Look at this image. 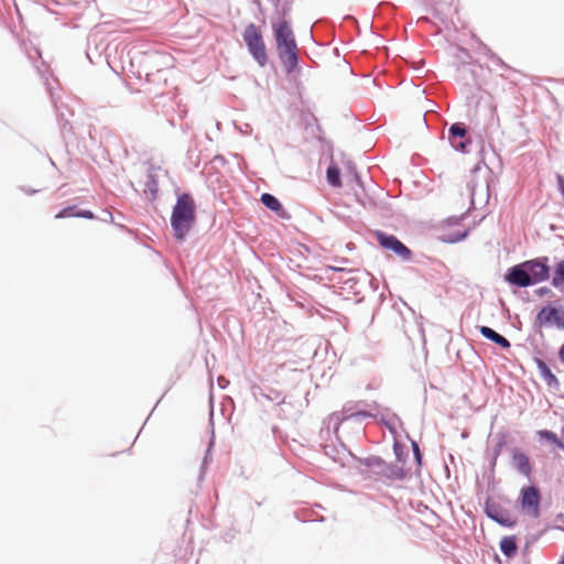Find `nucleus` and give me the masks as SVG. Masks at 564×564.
<instances>
[{
  "mask_svg": "<svg viewBox=\"0 0 564 564\" xmlns=\"http://www.w3.org/2000/svg\"><path fill=\"white\" fill-rule=\"evenodd\" d=\"M550 276V259L542 256L510 267L505 274V281L510 285L528 288L547 281Z\"/></svg>",
  "mask_w": 564,
  "mask_h": 564,
  "instance_id": "nucleus-1",
  "label": "nucleus"
},
{
  "mask_svg": "<svg viewBox=\"0 0 564 564\" xmlns=\"http://www.w3.org/2000/svg\"><path fill=\"white\" fill-rule=\"evenodd\" d=\"M170 221L174 238L180 242L185 241L196 221V204L189 193L177 196Z\"/></svg>",
  "mask_w": 564,
  "mask_h": 564,
  "instance_id": "nucleus-2",
  "label": "nucleus"
},
{
  "mask_svg": "<svg viewBox=\"0 0 564 564\" xmlns=\"http://www.w3.org/2000/svg\"><path fill=\"white\" fill-rule=\"evenodd\" d=\"M273 30L279 58L286 74H292L299 67L297 45L294 33L286 20L280 21L273 26Z\"/></svg>",
  "mask_w": 564,
  "mask_h": 564,
  "instance_id": "nucleus-3",
  "label": "nucleus"
},
{
  "mask_svg": "<svg viewBox=\"0 0 564 564\" xmlns=\"http://www.w3.org/2000/svg\"><path fill=\"white\" fill-rule=\"evenodd\" d=\"M138 61L143 67L145 79L148 83H158L163 80L166 83L169 73L170 56L156 51L153 52H137L130 57L131 64Z\"/></svg>",
  "mask_w": 564,
  "mask_h": 564,
  "instance_id": "nucleus-4",
  "label": "nucleus"
},
{
  "mask_svg": "<svg viewBox=\"0 0 564 564\" xmlns=\"http://www.w3.org/2000/svg\"><path fill=\"white\" fill-rule=\"evenodd\" d=\"M471 134L477 138L479 152H484L485 150V143L487 139V132L485 129L482 130H474L471 133L468 132V129L465 123L463 122H454L448 128V142L451 147L460 153H468L469 148L473 143V137Z\"/></svg>",
  "mask_w": 564,
  "mask_h": 564,
  "instance_id": "nucleus-5",
  "label": "nucleus"
},
{
  "mask_svg": "<svg viewBox=\"0 0 564 564\" xmlns=\"http://www.w3.org/2000/svg\"><path fill=\"white\" fill-rule=\"evenodd\" d=\"M242 39L252 58L260 67H264L268 63L267 47L262 34L254 23L246 26Z\"/></svg>",
  "mask_w": 564,
  "mask_h": 564,
  "instance_id": "nucleus-6",
  "label": "nucleus"
},
{
  "mask_svg": "<svg viewBox=\"0 0 564 564\" xmlns=\"http://www.w3.org/2000/svg\"><path fill=\"white\" fill-rule=\"evenodd\" d=\"M533 327L535 333L543 338L542 327H555L560 330L564 329V308L556 307L552 304L544 305L536 313Z\"/></svg>",
  "mask_w": 564,
  "mask_h": 564,
  "instance_id": "nucleus-7",
  "label": "nucleus"
},
{
  "mask_svg": "<svg viewBox=\"0 0 564 564\" xmlns=\"http://www.w3.org/2000/svg\"><path fill=\"white\" fill-rule=\"evenodd\" d=\"M359 463L381 477L390 480H403L406 477V471L402 466L397 464H389L379 456H368L360 458Z\"/></svg>",
  "mask_w": 564,
  "mask_h": 564,
  "instance_id": "nucleus-8",
  "label": "nucleus"
},
{
  "mask_svg": "<svg viewBox=\"0 0 564 564\" xmlns=\"http://www.w3.org/2000/svg\"><path fill=\"white\" fill-rule=\"evenodd\" d=\"M519 502L524 513L532 518L540 517L541 492L536 486L531 485L522 487L520 490Z\"/></svg>",
  "mask_w": 564,
  "mask_h": 564,
  "instance_id": "nucleus-9",
  "label": "nucleus"
},
{
  "mask_svg": "<svg viewBox=\"0 0 564 564\" xmlns=\"http://www.w3.org/2000/svg\"><path fill=\"white\" fill-rule=\"evenodd\" d=\"M111 50L112 43L107 42L98 33L88 36L86 56L91 63L95 62V58L104 56L107 64L111 65Z\"/></svg>",
  "mask_w": 564,
  "mask_h": 564,
  "instance_id": "nucleus-10",
  "label": "nucleus"
},
{
  "mask_svg": "<svg viewBox=\"0 0 564 564\" xmlns=\"http://www.w3.org/2000/svg\"><path fill=\"white\" fill-rule=\"evenodd\" d=\"M484 512L490 520L503 528L511 529L517 524V520L511 518L509 510L494 501L491 498L486 499Z\"/></svg>",
  "mask_w": 564,
  "mask_h": 564,
  "instance_id": "nucleus-11",
  "label": "nucleus"
},
{
  "mask_svg": "<svg viewBox=\"0 0 564 564\" xmlns=\"http://www.w3.org/2000/svg\"><path fill=\"white\" fill-rule=\"evenodd\" d=\"M377 241L383 249L391 250L403 260H410L412 251L394 235L376 231Z\"/></svg>",
  "mask_w": 564,
  "mask_h": 564,
  "instance_id": "nucleus-12",
  "label": "nucleus"
},
{
  "mask_svg": "<svg viewBox=\"0 0 564 564\" xmlns=\"http://www.w3.org/2000/svg\"><path fill=\"white\" fill-rule=\"evenodd\" d=\"M341 423H343V419H341L340 414L332 413L330 415H328L327 419H325L323 421V426L321 427V431H319V437L324 441H328V440H330L332 434H334L336 440L340 441L339 436H338V431H339ZM339 443L341 446H344V444L341 442H339Z\"/></svg>",
  "mask_w": 564,
  "mask_h": 564,
  "instance_id": "nucleus-13",
  "label": "nucleus"
},
{
  "mask_svg": "<svg viewBox=\"0 0 564 564\" xmlns=\"http://www.w3.org/2000/svg\"><path fill=\"white\" fill-rule=\"evenodd\" d=\"M511 465L522 476L530 478L532 474V465L529 456L520 448L511 449Z\"/></svg>",
  "mask_w": 564,
  "mask_h": 564,
  "instance_id": "nucleus-14",
  "label": "nucleus"
},
{
  "mask_svg": "<svg viewBox=\"0 0 564 564\" xmlns=\"http://www.w3.org/2000/svg\"><path fill=\"white\" fill-rule=\"evenodd\" d=\"M534 362L539 369L541 378L545 381L547 387L554 390H558L561 383L547 364L541 358H534Z\"/></svg>",
  "mask_w": 564,
  "mask_h": 564,
  "instance_id": "nucleus-15",
  "label": "nucleus"
},
{
  "mask_svg": "<svg viewBox=\"0 0 564 564\" xmlns=\"http://www.w3.org/2000/svg\"><path fill=\"white\" fill-rule=\"evenodd\" d=\"M478 330L482 337L495 343L499 347H501L503 349L510 348V346H511L510 341L505 336H502L501 334H499L495 329H492L491 327L478 326Z\"/></svg>",
  "mask_w": 564,
  "mask_h": 564,
  "instance_id": "nucleus-16",
  "label": "nucleus"
},
{
  "mask_svg": "<svg viewBox=\"0 0 564 564\" xmlns=\"http://www.w3.org/2000/svg\"><path fill=\"white\" fill-rule=\"evenodd\" d=\"M501 553L508 557L512 558L518 552V543L514 535L503 536L499 543Z\"/></svg>",
  "mask_w": 564,
  "mask_h": 564,
  "instance_id": "nucleus-17",
  "label": "nucleus"
},
{
  "mask_svg": "<svg viewBox=\"0 0 564 564\" xmlns=\"http://www.w3.org/2000/svg\"><path fill=\"white\" fill-rule=\"evenodd\" d=\"M551 284L553 288L564 292V259L554 264Z\"/></svg>",
  "mask_w": 564,
  "mask_h": 564,
  "instance_id": "nucleus-18",
  "label": "nucleus"
},
{
  "mask_svg": "<svg viewBox=\"0 0 564 564\" xmlns=\"http://www.w3.org/2000/svg\"><path fill=\"white\" fill-rule=\"evenodd\" d=\"M326 178H327V183L330 186L340 187L341 186L340 169L334 163L329 164L326 170Z\"/></svg>",
  "mask_w": 564,
  "mask_h": 564,
  "instance_id": "nucleus-19",
  "label": "nucleus"
},
{
  "mask_svg": "<svg viewBox=\"0 0 564 564\" xmlns=\"http://www.w3.org/2000/svg\"><path fill=\"white\" fill-rule=\"evenodd\" d=\"M260 200L264 207H267L268 209H270L272 212H275V213L283 212V206L280 203V200L274 195H272L270 193H263L261 195Z\"/></svg>",
  "mask_w": 564,
  "mask_h": 564,
  "instance_id": "nucleus-20",
  "label": "nucleus"
},
{
  "mask_svg": "<svg viewBox=\"0 0 564 564\" xmlns=\"http://www.w3.org/2000/svg\"><path fill=\"white\" fill-rule=\"evenodd\" d=\"M538 435L540 440H544L549 443H552L557 448L564 452V442L561 438H558V436L554 432L549 430H540L538 431Z\"/></svg>",
  "mask_w": 564,
  "mask_h": 564,
  "instance_id": "nucleus-21",
  "label": "nucleus"
},
{
  "mask_svg": "<svg viewBox=\"0 0 564 564\" xmlns=\"http://www.w3.org/2000/svg\"><path fill=\"white\" fill-rule=\"evenodd\" d=\"M145 191L150 193L152 199L156 198L159 192V182L156 175L151 171H149L147 174Z\"/></svg>",
  "mask_w": 564,
  "mask_h": 564,
  "instance_id": "nucleus-22",
  "label": "nucleus"
},
{
  "mask_svg": "<svg viewBox=\"0 0 564 564\" xmlns=\"http://www.w3.org/2000/svg\"><path fill=\"white\" fill-rule=\"evenodd\" d=\"M213 446H214V441L210 440L209 444H208V447L205 452V455H204V458L202 460V464H200V468H199V475H198V481H203L204 477H205V474H206V470L212 462V449H213Z\"/></svg>",
  "mask_w": 564,
  "mask_h": 564,
  "instance_id": "nucleus-23",
  "label": "nucleus"
},
{
  "mask_svg": "<svg viewBox=\"0 0 564 564\" xmlns=\"http://www.w3.org/2000/svg\"><path fill=\"white\" fill-rule=\"evenodd\" d=\"M469 235V229H466V230H463V231H454V232H451L446 236H443L442 237V241L444 242H447V243H456V242H459V241H463L464 239H466Z\"/></svg>",
  "mask_w": 564,
  "mask_h": 564,
  "instance_id": "nucleus-24",
  "label": "nucleus"
},
{
  "mask_svg": "<svg viewBox=\"0 0 564 564\" xmlns=\"http://www.w3.org/2000/svg\"><path fill=\"white\" fill-rule=\"evenodd\" d=\"M261 394L269 401L275 402L276 404L284 402V397L276 390L268 389V392L262 391Z\"/></svg>",
  "mask_w": 564,
  "mask_h": 564,
  "instance_id": "nucleus-25",
  "label": "nucleus"
},
{
  "mask_svg": "<svg viewBox=\"0 0 564 564\" xmlns=\"http://www.w3.org/2000/svg\"><path fill=\"white\" fill-rule=\"evenodd\" d=\"M393 453L395 455V458L398 462L400 463H403L404 462V458L406 456V448L403 444L399 443V442H394L393 444Z\"/></svg>",
  "mask_w": 564,
  "mask_h": 564,
  "instance_id": "nucleus-26",
  "label": "nucleus"
},
{
  "mask_svg": "<svg viewBox=\"0 0 564 564\" xmlns=\"http://www.w3.org/2000/svg\"><path fill=\"white\" fill-rule=\"evenodd\" d=\"M371 416H372V414L370 412L360 410V411H356L355 413H351V414H346L345 416H341V419H343V422L347 421V420H351V419L360 421V420H364L366 417H371Z\"/></svg>",
  "mask_w": 564,
  "mask_h": 564,
  "instance_id": "nucleus-27",
  "label": "nucleus"
},
{
  "mask_svg": "<svg viewBox=\"0 0 564 564\" xmlns=\"http://www.w3.org/2000/svg\"><path fill=\"white\" fill-rule=\"evenodd\" d=\"M75 206H67L65 208H63L62 210H59L56 215H55V218L56 219H61V218H67V217H75Z\"/></svg>",
  "mask_w": 564,
  "mask_h": 564,
  "instance_id": "nucleus-28",
  "label": "nucleus"
},
{
  "mask_svg": "<svg viewBox=\"0 0 564 564\" xmlns=\"http://www.w3.org/2000/svg\"><path fill=\"white\" fill-rule=\"evenodd\" d=\"M411 446H412L414 459H415L416 464L419 466H421L422 465L423 455L421 453L420 446H419V444L415 441H411Z\"/></svg>",
  "mask_w": 564,
  "mask_h": 564,
  "instance_id": "nucleus-29",
  "label": "nucleus"
},
{
  "mask_svg": "<svg viewBox=\"0 0 564 564\" xmlns=\"http://www.w3.org/2000/svg\"><path fill=\"white\" fill-rule=\"evenodd\" d=\"M505 444H506V442H505V438L502 437L499 440V442L492 448V463L494 464L496 463L498 456L500 455L501 449L505 446Z\"/></svg>",
  "mask_w": 564,
  "mask_h": 564,
  "instance_id": "nucleus-30",
  "label": "nucleus"
},
{
  "mask_svg": "<svg viewBox=\"0 0 564 564\" xmlns=\"http://www.w3.org/2000/svg\"><path fill=\"white\" fill-rule=\"evenodd\" d=\"M75 217H78V218H85V219H94L95 218V215L93 212L90 210H87V209H79L75 213Z\"/></svg>",
  "mask_w": 564,
  "mask_h": 564,
  "instance_id": "nucleus-31",
  "label": "nucleus"
},
{
  "mask_svg": "<svg viewBox=\"0 0 564 564\" xmlns=\"http://www.w3.org/2000/svg\"><path fill=\"white\" fill-rule=\"evenodd\" d=\"M550 293H552V291L547 286H542V288H539L538 290H535V294L539 295V296H544V295H547Z\"/></svg>",
  "mask_w": 564,
  "mask_h": 564,
  "instance_id": "nucleus-32",
  "label": "nucleus"
},
{
  "mask_svg": "<svg viewBox=\"0 0 564 564\" xmlns=\"http://www.w3.org/2000/svg\"><path fill=\"white\" fill-rule=\"evenodd\" d=\"M213 162L217 163V164H220V165H224L226 163V159H225V156L218 154V155L214 156Z\"/></svg>",
  "mask_w": 564,
  "mask_h": 564,
  "instance_id": "nucleus-33",
  "label": "nucleus"
},
{
  "mask_svg": "<svg viewBox=\"0 0 564 564\" xmlns=\"http://www.w3.org/2000/svg\"><path fill=\"white\" fill-rule=\"evenodd\" d=\"M558 359L561 360L562 364H564V341H563V345L558 349Z\"/></svg>",
  "mask_w": 564,
  "mask_h": 564,
  "instance_id": "nucleus-34",
  "label": "nucleus"
},
{
  "mask_svg": "<svg viewBox=\"0 0 564 564\" xmlns=\"http://www.w3.org/2000/svg\"><path fill=\"white\" fill-rule=\"evenodd\" d=\"M338 413L340 414V416H345L346 414H351L354 412L350 410V408L344 406V409Z\"/></svg>",
  "mask_w": 564,
  "mask_h": 564,
  "instance_id": "nucleus-35",
  "label": "nucleus"
},
{
  "mask_svg": "<svg viewBox=\"0 0 564 564\" xmlns=\"http://www.w3.org/2000/svg\"><path fill=\"white\" fill-rule=\"evenodd\" d=\"M21 189L24 191L28 195H33V194L37 193L36 189H24L23 187Z\"/></svg>",
  "mask_w": 564,
  "mask_h": 564,
  "instance_id": "nucleus-36",
  "label": "nucleus"
},
{
  "mask_svg": "<svg viewBox=\"0 0 564 564\" xmlns=\"http://www.w3.org/2000/svg\"><path fill=\"white\" fill-rule=\"evenodd\" d=\"M354 177L358 184H360V177L356 171H354Z\"/></svg>",
  "mask_w": 564,
  "mask_h": 564,
  "instance_id": "nucleus-37",
  "label": "nucleus"
},
{
  "mask_svg": "<svg viewBox=\"0 0 564 564\" xmlns=\"http://www.w3.org/2000/svg\"><path fill=\"white\" fill-rule=\"evenodd\" d=\"M288 10H289V8L283 7V9H282L283 17L286 14Z\"/></svg>",
  "mask_w": 564,
  "mask_h": 564,
  "instance_id": "nucleus-38",
  "label": "nucleus"
},
{
  "mask_svg": "<svg viewBox=\"0 0 564 564\" xmlns=\"http://www.w3.org/2000/svg\"><path fill=\"white\" fill-rule=\"evenodd\" d=\"M118 46H119V44L117 43V44H115L113 48L117 51Z\"/></svg>",
  "mask_w": 564,
  "mask_h": 564,
  "instance_id": "nucleus-39",
  "label": "nucleus"
},
{
  "mask_svg": "<svg viewBox=\"0 0 564 564\" xmlns=\"http://www.w3.org/2000/svg\"><path fill=\"white\" fill-rule=\"evenodd\" d=\"M280 0H274L275 3H279Z\"/></svg>",
  "mask_w": 564,
  "mask_h": 564,
  "instance_id": "nucleus-40",
  "label": "nucleus"
}]
</instances>
